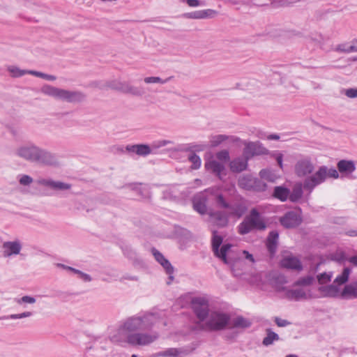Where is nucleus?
Returning <instances> with one entry per match:
<instances>
[{
  "mask_svg": "<svg viewBox=\"0 0 357 357\" xmlns=\"http://www.w3.org/2000/svg\"><path fill=\"white\" fill-rule=\"evenodd\" d=\"M15 153L20 158L31 162L50 166H54L58 164L55 155L33 144L18 147L15 151Z\"/></svg>",
  "mask_w": 357,
  "mask_h": 357,
  "instance_id": "1",
  "label": "nucleus"
},
{
  "mask_svg": "<svg viewBox=\"0 0 357 357\" xmlns=\"http://www.w3.org/2000/svg\"><path fill=\"white\" fill-rule=\"evenodd\" d=\"M160 319L158 312H146L142 316H133L128 318L122 324L129 333L137 331L149 330Z\"/></svg>",
  "mask_w": 357,
  "mask_h": 357,
  "instance_id": "2",
  "label": "nucleus"
},
{
  "mask_svg": "<svg viewBox=\"0 0 357 357\" xmlns=\"http://www.w3.org/2000/svg\"><path fill=\"white\" fill-rule=\"evenodd\" d=\"M216 206L227 209L230 217L241 218L248 211L247 200L239 196L229 203L222 194H218L215 197Z\"/></svg>",
  "mask_w": 357,
  "mask_h": 357,
  "instance_id": "3",
  "label": "nucleus"
},
{
  "mask_svg": "<svg viewBox=\"0 0 357 357\" xmlns=\"http://www.w3.org/2000/svg\"><path fill=\"white\" fill-rule=\"evenodd\" d=\"M230 321L229 314L220 310H213L200 328L207 332L222 331L228 328Z\"/></svg>",
  "mask_w": 357,
  "mask_h": 357,
  "instance_id": "4",
  "label": "nucleus"
},
{
  "mask_svg": "<svg viewBox=\"0 0 357 357\" xmlns=\"http://www.w3.org/2000/svg\"><path fill=\"white\" fill-rule=\"evenodd\" d=\"M41 91L45 95L70 103L82 102L86 99V95L81 91H69L50 85H45Z\"/></svg>",
  "mask_w": 357,
  "mask_h": 357,
  "instance_id": "5",
  "label": "nucleus"
},
{
  "mask_svg": "<svg viewBox=\"0 0 357 357\" xmlns=\"http://www.w3.org/2000/svg\"><path fill=\"white\" fill-rule=\"evenodd\" d=\"M238 232L245 235L252 230L264 231L266 229V224L256 208L250 211V215L246 216L243 222L238 226Z\"/></svg>",
  "mask_w": 357,
  "mask_h": 357,
  "instance_id": "6",
  "label": "nucleus"
},
{
  "mask_svg": "<svg viewBox=\"0 0 357 357\" xmlns=\"http://www.w3.org/2000/svg\"><path fill=\"white\" fill-rule=\"evenodd\" d=\"M239 188L255 192H264L267 188V185L262 180L252 176L251 174H243L238 180Z\"/></svg>",
  "mask_w": 357,
  "mask_h": 357,
  "instance_id": "7",
  "label": "nucleus"
},
{
  "mask_svg": "<svg viewBox=\"0 0 357 357\" xmlns=\"http://www.w3.org/2000/svg\"><path fill=\"white\" fill-rule=\"evenodd\" d=\"M192 310L199 320L200 326L210 314L209 304L207 299L202 297L193 298L191 302Z\"/></svg>",
  "mask_w": 357,
  "mask_h": 357,
  "instance_id": "8",
  "label": "nucleus"
},
{
  "mask_svg": "<svg viewBox=\"0 0 357 357\" xmlns=\"http://www.w3.org/2000/svg\"><path fill=\"white\" fill-rule=\"evenodd\" d=\"M131 334L121 324L117 328L110 331L108 338L112 344L126 347L131 344Z\"/></svg>",
  "mask_w": 357,
  "mask_h": 357,
  "instance_id": "9",
  "label": "nucleus"
},
{
  "mask_svg": "<svg viewBox=\"0 0 357 357\" xmlns=\"http://www.w3.org/2000/svg\"><path fill=\"white\" fill-rule=\"evenodd\" d=\"M327 178V167L321 166L312 176L307 178L303 183L305 190L312 191L317 185L324 183Z\"/></svg>",
  "mask_w": 357,
  "mask_h": 357,
  "instance_id": "10",
  "label": "nucleus"
},
{
  "mask_svg": "<svg viewBox=\"0 0 357 357\" xmlns=\"http://www.w3.org/2000/svg\"><path fill=\"white\" fill-rule=\"evenodd\" d=\"M280 224L285 228H295L302 222V213L300 209L287 211L280 217Z\"/></svg>",
  "mask_w": 357,
  "mask_h": 357,
  "instance_id": "11",
  "label": "nucleus"
},
{
  "mask_svg": "<svg viewBox=\"0 0 357 357\" xmlns=\"http://www.w3.org/2000/svg\"><path fill=\"white\" fill-rule=\"evenodd\" d=\"M242 144L245 146L243 153V156L250 160L255 155H266L268 151L259 142H246L243 141Z\"/></svg>",
  "mask_w": 357,
  "mask_h": 357,
  "instance_id": "12",
  "label": "nucleus"
},
{
  "mask_svg": "<svg viewBox=\"0 0 357 357\" xmlns=\"http://www.w3.org/2000/svg\"><path fill=\"white\" fill-rule=\"evenodd\" d=\"M158 333H134L131 334V346H145L151 344L158 338Z\"/></svg>",
  "mask_w": 357,
  "mask_h": 357,
  "instance_id": "13",
  "label": "nucleus"
},
{
  "mask_svg": "<svg viewBox=\"0 0 357 357\" xmlns=\"http://www.w3.org/2000/svg\"><path fill=\"white\" fill-rule=\"evenodd\" d=\"M173 142L170 140H159L154 142L151 146L148 144H137L136 154L139 156H146L153 153V150H157L161 147L172 144Z\"/></svg>",
  "mask_w": 357,
  "mask_h": 357,
  "instance_id": "14",
  "label": "nucleus"
},
{
  "mask_svg": "<svg viewBox=\"0 0 357 357\" xmlns=\"http://www.w3.org/2000/svg\"><path fill=\"white\" fill-rule=\"evenodd\" d=\"M314 169V166L309 157L300 158L296 162L294 171L296 174L299 176H305L311 174Z\"/></svg>",
  "mask_w": 357,
  "mask_h": 357,
  "instance_id": "15",
  "label": "nucleus"
},
{
  "mask_svg": "<svg viewBox=\"0 0 357 357\" xmlns=\"http://www.w3.org/2000/svg\"><path fill=\"white\" fill-rule=\"evenodd\" d=\"M210 221L215 226L222 228L229 223V215L227 212L222 211H211L208 213Z\"/></svg>",
  "mask_w": 357,
  "mask_h": 357,
  "instance_id": "16",
  "label": "nucleus"
},
{
  "mask_svg": "<svg viewBox=\"0 0 357 357\" xmlns=\"http://www.w3.org/2000/svg\"><path fill=\"white\" fill-rule=\"evenodd\" d=\"M39 185L48 187L54 190L63 191L71 188V184L60 181H54L50 178H40L38 180Z\"/></svg>",
  "mask_w": 357,
  "mask_h": 357,
  "instance_id": "17",
  "label": "nucleus"
},
{
  "mask_svg": "<svg viewBox=\"0 0 357 357\" xmlns=\"http://www.w3.org/2000/svg\"><path fill=\"white\" fill-rule=\"evenodd\" d=\"M207 197L203 194L200 193L195 195L192 199V206L195 211L201 215H204L207 212Z\"/></svg>",
  "mask_w": 357,
  "mask_h": 357,
  "instance_id": "18",
  "label": "nucleus"
},
{
  "mask_svg": "<svg viewBox=\"0 0 357 357\" xmlns=\"http://www.w3.org/2000/svg\"><path fill=\"white\" fill-rule=\"evenodd\" d=\"M151 253L155 259L162 266L166 273H174V268L169 261L156 248H151Z\"/></svg>",
  "mask_w": 357,
  "mask_h": 357,
  "instance_id": "19",
  "label": "nucleus"
},
{
  "mask_svg": "<svg viewBox=\"0 0 357 357\" xmlns=\"http://www.w3.org/2000/svg\"><path fill=\"white\" fill-rule=\"evenodd\" d=\"M3 256L10 257L13 255H18L22 249V245L19 241H6L3 244Z\"/></svg>",
  "mask_w": 357,
  "mask_h": 357,
  "instance_id": "20",
  "label": "nucleus"
},
{
  "mask_svg": "<svg viewBox=\"0 0 357 357\" xmlns=\"http://www.w3.org/2000/svg\"><path fill=\"white\" fill-rule=\"evenodd\" d=\"M249 159H247L245 156L238 157L234 159L230 162V169L233 172L239 173L248 168V162Z\"/></svg>",
  "mask_w": 357,
  "mask_h": 357,
  "instance_id": "21",
  "label": "nucleus"
},
{
  "mask_svg": "<svg viewBox=\"0 0 357 357\" xmlns=\"http://www.w3.org/2000/svg\"><path fill=\"white\" fill-rule=\"evenodd\" d=\"M281 266L287 269L301 271L303 266L301 261L295 257H286L281 261Z\"/></svg>",
  "mask_w": 357,
  "mask_h": 357,
  "instance_id": "22",
  "label": "nucleus"
},
{
  "mask_svg": "<svg viewBox=\"0 0 357 357\" xmlns=\"http://www.w3.org/2000/svg\"><path fill=\"white\" fill-rule=\"evenodd\" d=\"M279 234L277 231H271L268 236L266 241L267 249L271 256H273L277 250Z\"/></svg>",
  "mask_w": 357,
  "mask_h": 357,
  "instance_id": "23",
  "label": "nucleus"
},
{
  "mask_svg": "<svg viewBox=\"0 0 357 357\" xmlns=\"http://www.w3.org/2000/svg\"><path fill=\"white\" fill-rule=\"evenodd\" d=\"M251 324H252V323L249 319L244 318L242 316H238L236 318H234L232 321H230V324L228 327V329H233V328L245 329V328L250 327Z\"/></svg>",
  "mask_w": 357,
  "mask_h": 357,
  "instance_id": "24",
  "label": "nucleus"
},
{
  "mask_svg": "<svg viewBox=\"0 0 357 357\" xmlns=\"http://www.w3.org/2000/svg\"><path fill=\"white\" fill-rule=\"evenodd\" d=\"M286 297L289 300L300 301L307 299L308 296L303 289H287L285 293Z\"/></svg>",
  "mask_w": 357,
  "mask_h": 357,
  "instance_id": "25",
  "label": "nucleus"
},
{
  "mask_svg": "<svg viewBox=\"0 0 357 357\" xmlns=\"http://www.w3.org/2000/svg\"><path fill=\"white\" fill-rule=\"evenodd\" d=\"M126 82H121L119 80L114 79L111 81L106 82L98 86L100 89H111L115 91H120L121 93L123 92L124 86L126 85Z\"/></svg>",
  "mask_w": 357,
  "mask_h": 357,
  "instance_id": "26",
  "label": "nucleus"
},
{
  "mask_svg": "<svg viewBox=\"0 0 357 357\" xmlns=\"http://www.w3.org/2000/svg\"><path fill=\"white\" fill-rule=\"evenodd\" d=\"M337 169L340 173L350 174L355 171V164L351 160H341L337 162Z\"/></svg>",
  "mask_w": 357,
  "mask_h": 357,
  "instance_id": "27",
  "label": "nucleus"
},
{
  "mask_svg": "<svg viewBox=\"0 0 357 357\" xmlns=\"http://www.w3.org/2000/svg\"><path fill=\"white\" fill-rule=\"evenodd\" d=\"M341 296L344 298H357V282L346 285L341 293Z\"/></svg>",
  "mask_w": 357,
  "mask_h": 357,
  "instance_id": "28",
  "label": "nucleus"
},
{
  "mask_svg": "<svg viewBox=\"0 0 357 357\" xmlns=\"http://www.w3.org/2000/svg\"><path fill=\"white\" fill-rule=\"evenodd\" d=\"M205 167L219 176L221 172L225 169L223 164L214 160L206 162Z\"/></svg>",
  "mask_w": 357,
  "mask_h": 357,
  "instance_id": "29",
  "label": "nucleus"
},
{
  "mask_svg": "<svg viewBox=\"0 0 357 357\" xmlns=\"http://www.w3.org/2000/svg\"><path fill=\"white\" fill-rule=\"evenodd\" d=\"M123 93H129L134 96H142L145 94V91L143 87L135 86L126 82Z\"/></svg>",
  "mask_w": 357,
  "mask_h": 357,
  "instance_id": "30",
  "label": "nucleus"
},
{
  "mask_svg": "<svg viewBox=\"0 0 357 357\" xmlns=\"http://www.w3.org/2000/svg\"><path fill=\"white\" fill-rule=\"evenodd\" d=\"M338 285L335 284L326 286H321L319 288V291L323 293L326 296L335 297L339 292Z\"/></svg>",
  "mask_w": 357,
  "mask_h": 357,
  "instance_id": "31",
  "label": "nucleus"
},
{
  "mask_svg": "<svg viewBox=\"0 0 357 357\" xmlns=\"http://www.w3.org/2000/svg\"><path fill=\"white\" fill-rule=\"evenodd\" d=\"M273 195L282 202L286 201L289 195V190L282 186H276L274 189Z\"/></svg>",
  "mask_w": 357,
  "mask_h": 357,
  "instance_id": "32",
  "label": "nucleus"
},
{
  "mask_svg": "<svg viewBox=\"0 0 357 357\" xmlns=\"http://www.w3.org/2000/svg\"><path fill=\"white\" fill-rule=\"evenodd\" d=\"M351 269L349 267H345L343 269L342 273L340 275L337 276L336 278L334 280L333 283L338 286L345 284L349 280V274L351 273Z\"/></svg>",
  "mask_w": 357,
  "mask_h": 357,
  "instance_id": "33",
  "label": "nucleus"
},
{
  "mask_svg": "<svg viewBox=\"0 0 357 357\" xmlns=\"http://www.w3.org/2000/svg\"><path fill=\"white\" fill-rule=\"evenodd\" d=\"M266 336L264 338L263 341H262V344L264 345V346H269V345H271L274 341H278L280 339V337L279 335L272 331V330L271 328H267L266 330Z\"/></svg>",
  "mask_w": 357,
  "mask_h": 357,
  "instance_id": "34",
  "label": "nucleus"
},
{
  "mask_svg": "<svg viewBox=\"0 0 357 357\" xmlns=\"http://www.w3.org/2000/svg\"><path fill=\"white\" fill-rule=\"evenodd\" d=\"M231 245L229 243H226L222 245L221 248L218 249V252L217 254H214L217 257L221 259L223 262L226 264H230L229 260L227 258V253L230 250Z\"/></svg>",
  "mask_w": 357,
  "mask_h": 357,
  "instance_id": "35",
  "label": "nucleus"
},
{
  "mask_svg": "<svg viewBox=\"0 0 357 357\" xmlns=\"http://www.w3.org/2000/svg\"><path fill=\"white\" fill-rule=\"evenodd\" d=\"M222 237L221 236L218 235L217 231H213L211 244L214 254H217L218 252V249L220 248L222 243Z\"/></svg>",
  "mask_w": 357,
  "mask_h": 357,
  "instance_id": "36",
  "label": "nucleus"
},
{
  "mask_svg": "<svg viewBox=\"0 0 357 357\" xmlns=\"http://www.w3.org/2000/svg\"><path fill=\"white\" fill-rule=\"evenodd\" d=\"M7 70L11 74L12 77H22L26 74L30 75L29 72H33V70H26L20 69L18 67L15 66H8Z\"/></svg>",
  "mask_w": 357,
  "mask_h": 357,
  "instance_id": "37",
  "label": "nucleus"
},
{
  "mask_svg": "<svg viewBox=\"0 0 357 357\" xmlns=\"http://www.w3.org/2000/svg\"><path fill=\"white\" fill-rule=\"evenodd\" d=\"M259 176L261 178L266 179L271 182H274L278 178L276 174L273 171L268 169H261L259 172Z\"/></svg>",
  "mask_w": 357,
  "mask_h": 357,
  "instance_id": "38",
  "label": "nucleus"
},
{
  "mask_svg": "<svg viewBox=\"0 0 357 357\" xmlns=\"http://www.w3.org/2000/svg\"><path fill=\"white\" fill-rule=\"evenodd\" d=\"M303 195V190L301 186H296L293 188L292 191H289V199L292 202H298Z\"/></svg>",
  "mask_w": 357,
  "mask_h": 357,
  "instance_id": "39",
  "label": "nucleus"
},
{
  "mask_svg": "<svg viewBox=\"0 0 357 357\" xmlns=\"http://www.w3.org/2000/svg\"><path fill=\"white\" fill-rule=\"evenodd\" d=\"M188 160L192 163L190 167L192 169H198L201 167L202 160L199 155H197L195 152H192L189 154Z\"/></svg>",
  "mask_w": 357,
  "mask_h": 357,
  "instance_id": "40",
  "label": "nucleus"
},
{
  "mask_svg": "<svg viewBox=\"0 0 357 357\" xmlns=\"http://www.w3.org/2000/svg\"><path fill=\"white\" fill-rule=\"evenodd\" d=\"M314 281V278L312 275H307L299 278L294 283V286H310Z\"/></svg>",
  "mask_w": 357,
  "mask_h": 357,
  "instance_id": "41",
  "label": "nucleus"
},
{
  "mask_svg": "<svg viewBox=\"0 0 357 357\" xmlns=\"http://www.w3.org/2000/svg\"><path fill=\"white\" fill-rule=\"evenodd\" d=\"M346 253L342 250H337L332 255V259L338 262L339 264H344L345 261H348Z\"/></svg>",
  "mask_w": 357,
  "mask_h": 357,
  "instance_id": "42",
  "label": "nucleus"
},
{
  "mask_svg": "<svg viewBox=\"0 0 357 357\" xmlns=\"http://www.w3.org/2000/svg\"><path fill=\"white\" fill-rule=\"evenodd\" d=\"M227 136L225 135H218L212 136L210 139V146L211 147H215L220 145L222 142L227 139Z\"/></svg>",
  "mask_w": 357,
  "mask_h": 357,
  "instance_id": "43",
  "label": "nucleus"
},
{
  "mask_svg": "<svg viewBox=\"0 0 357 357\" xmlns=\"http://www.w3.org/2000/svg\"><path fill=\"white\" fill-rule=\"evenodd\" d=\"M333 273H322L317 276V281L320 284H325L331 280Z\"/></svg>",
  "mask_w": 357,
  "mask_h": 357,
  "instance_id": "44",
  "label": "nucleus"
},
{
  "mask_svg": "<svg viewBox=\"0 0 357 357\" xmlns=\"http://www.w3.org/2000/svg\"><path fill=\"white\" fill-rule=\"evenodd\" d=\"M176 348H169L155 354L156 357H176Z\"/></svg>",
  "mask_w": 357,
  "mask_h": 357,
  "instance_id": "45",
  "label": "nucleus"
},
{
  "mask_svg": "<svg viewBox=\"0 0 357 357\" xmlns=\"http://www.w3.org/2000/svg\"><path fill=\"white\" fill-rule=\"evenodd\" d=\"M194 349V347L189 346L176 348V357H185L192 353Z\"/></svg>",
  "mask_w": 357,
  "mask_h": 357,
  "instance_id": "46",
  "label": "nucleus"
},
{
  "mask_svg": "<svg viewBox=\"0 0 357 357\" xmlns=\"http://www.w3.org/2000/svg\"><path fill=\"white\" fill-rule=\"evenodd\" d=\"M354 48H351V43H342L337 45L335 50L340 53H350L353 52Z\"/></svg>",
  "mask_w": 357,
  "mask_h": 357,
  "instance_id": "47",
  "label": "nucleus"
},
{
  "mask_svg": "<svg viewBox=\"0 0 357 357\" xmlns=\"http://www.w3.org/2000/svg\"><path fill=\"white\" fill-rule=\"evenodd\" d=\"M207 148V146L206 144H194L190 145L187 148L181 149L184 151H190V153L195 152V151H202L205 150Z\"/></svg>",
  "mask_w": 357,
  "mask_h": 357,
  "instance_id": "48",
  "label": "nucleus"
},
{
  "mask_svg": "<svg viewBox=\"0 0 357 357\" xmlns=\"http://www.w3.org/2000/svg\"><path fill=\"white\" fill-rule=\"evenodd\" d=\"M29 73H30V75L45 79L46 80L54 81L56 79V77L54 75L45 74V73L36 71V70H33V72H29Z\"/></svg>",
  "mask_w": 357,
  "mask_h": 357,
  "instance_id": "49",
  "label": "nucleus"
},
{
  "mask_svg": "<svg viewBox=\"0 0 357 357\" xmlns=\"http://www.w3.org/2000/svg\"><path fill=\"white\" fill-rule=\"evenodd\" d=\"M208 13H215V11L211 9L206 10L197 11L191 13L190 16L191 17L195 19H202L208 16Z\"/></svg>",
  "mask_w": 357,
  "mask_h": 357,
  "instance_id": "50",
  "label": "nucleus"
},
{
  "mask_svg": "<svg viewBox=\"0 0 357 357\" xmlns=\"http://www.w3.org/2000/svg\"><path fill=\"white\" fill-rule=\"evenodd\" d=\"M131 189L135 192H137L139 195H140L143 197H146L148 196V190L144 188H142L137 184L129 185Z\"/></svg>",
  "mask_w": 357,
  "mask_h": 357,
  "instance_id": "51",
  "label": "nucleus"
},
{
  "mask_svg": "<svg viewBox=\"0 0 357 357\" xmlns=\"http://www.w3.org/2000/svg\"><path fill=\"white\" fill-rule=\"evenodd\" d=\"M218 160L223 162H227L229 160V153L227 150H222L216 153Z\"/></svg>",
  "mask_w": 357,
  "mask_h": 357,
  "instance_id": "52",
  "label": "nucleus"
},
{
  "mask_svg": "<svg viewBox=\"0 0 357 357\" xmlns=\"http://www.w3.org/2000/svg\"><path fill=\"white\" fill-rule=\"evenodd\" d=\"M15 301L18 304H22V303L32 304L36 303V298L30 296H24L21 298L15 299Z\"/></svg>",
  "mask_w": 357,
  "mask_h": 357,
  "instance_id": "53",
  "label": "nucleus"
},
{
  "mask_svg": "<svg viewBox=\"0 0 357 357\" xmlns=\"http://www.w3.org/2000/svg\"><path fill=\"white\" fill-rule=\"evenodd\" d=\"M344 93L349 98H357V88L347 89Z\"/></svg>",
  "mask_w": 357,
  "mask_h": 357,
  "instance_id": "54",
  "label": "nucleus"
},
{
  "mask_svg": "<svg viewBox=\"0 0 357 357\" xmlns=\"http://www.w3.org/2000/svg\"><path fill=\"white\" fill-rule=\"evenodd\" d=\"M19 182L22 185H29L33 182V178L29 175H22L19 180Z\"/></svg>",
  "mask_w": 357,
  "mask_h": 357,
  "instance_id": "55",
  "label": "nucleus"
},
{
  "mask_svg": "<svg viewBox=\"0 0 357 357\" xmlns=\"http://www.w3.org/2000/svg\"><path fill=\"white\" fill-rule=\"evenodd\" d=\"M275 323L277 324L279 327H285L288 325H289L291 323L288 321L286 319H282L280 317H275L274 319Z\"/></svg>",
  "mask_w": 357,
  "mask_h": 357,
  "instance_id": "56",
  "label": "nucleus"
},
{
  "mask_svg": "<svg viewBox=\"0 0 357 357\" xmlns=\"http://www.w3.org/2000/svg\"><path fill=\"white\" fill-rule=\"evenodd\" d=\"M327 177L337 178L339 177L338 172L335 168H327Z\"/></svg>",
  "mask_w": 357,
  "mask_h": 357,
  "instance_id": "57",
  "label": "nucleus"
},
{
  "mask_svg": "<svg viewBox=\"0 0 357 357\" xmlns=\"http://www.w3.org/2000/svg\"><path fill=\"white\" fill-rule=\"evenodd\" d=\"M78 276L84 282H91L92 280V278L90 275L85 273L81 271L79 273Z\"/></svg>",
  "mask_w": 357,
  "mask_h": 357,
  "instance_id": "58",
  "label": "nucleus"
},
{
  "mask_svg": "<svg viewBox=\"0 0 357 357\" xmlns=\"http://www.w3.org/2000/svg\"><path fill=\"white\" fill-rule=\"evenodd\" d=\"M172 78H173V77L171 76V77H169L163 79L160 78V77H155V82H156V83H160V84H165V83L169 82Z\"/></svg>",
  "mask_w": 357,
  "mask_h": 357,
  "instance_id": "59",
  "label": "nucleus"
},
{
  "mask_svg": "<svg viewBox=\"0 0 357 357\" xmlns=\"http://www.w3.org/2000/svg\"><path fill=\"white\" fill-rule=\"evenodd\" d=\"M187 3L190 7H196L201 5L199 0H187Z\"/></svg>",
  "mask_w": 357,
  "mask_h": 357,
  "instance_id": "60",
  "label": "nucleus"
},
{
  "mask_svg": "<svg viewBox=\"0 0 357 357\" xmlns=\"http://www.w3.org/2000/svg\"><path fill=\"white\" fill-rule=\"evenodd\" d=\"M137 144H135V145H128L126 146V150L128 152H132V153H137Z\"/></svg>",
  "mask_w": 357,
  "mask_h": 357,
  "instance_id": "61",
  "label": "nucleus"
},
{
  "mask_svg": "<svg viewBox=\"0 0 357 357\" xmlns=\"http://www.w3.org/2000/svg\"><path fill=\"white\" fill-rule=\"evenodd\" d=\"M144 81L146 84H155V77H146L144 79Z\"/></svg>",
  "mask_w": 357,
  "mask_h": 357,
  "instance_id": "62",
  "label": "nucleus"
},
{
  "mask_svg": "<svg viewBox=\"0 0 357 357\" xmlns=\"http://www.w3.org/2000/svg\"><path fill=\"white\" fill-rule=\"evenodd\" d=\"M345 234L351 236V237H356L357 236V230L356 229H350L345 232Z\"/></svg>",
  "mask_w": 357,
  "mask_h": 357,
  "instance_id": "63",
  "label": "nucleus"
},
{
  "mask_svg": "<svg viewBox=\"0 0 357 357\" xmlns=\"http://www.w3.org/2000/svg\"><path fill=\"white\" fill-rule=\"evenodd\" d=\"M348 261L357 266V255L349 257Z\"/></svg>",
  "mask_w": 357,
  "mask_h": 357,
  "instance_id": "64",
  "label": "nucleus"
}]
</instances>
